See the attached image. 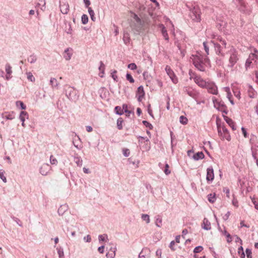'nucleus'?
<instances>
[{
	"instance_id": "1",
	"label": "nucleus",
	"mask_w": 258,
	"mask_h": 258,
	"mask_svg": "<svg viewBox=\"0 0 258 258\" xmlns=\"http://www.w3.org/2000/svg\"><path fill=\"white\" fill-rule=\"evenodd\" d=\"M195 82L200 87L207 89L208 92L212 94H218V88L215 84L211 82H206L201 77L196 76L194 78Z\"/></svg>"
},
{
	"instance_id": "2",
	"label": "nucleus",
	"mask_w": 258,
	"mask_h": 258,
	"mask_svg": "<svg viewBox=\"0 0 258 258\" xmlns=\"http://www.w3.org/2000/svg\"><path fill=\"white\" fill-rule=\"evenodd\" d=\"M233 3L238 11L245 15H250L252 13V8L245 0H232Z\"/></svg>"
},
{
	"instance_id": "3",
	"label": "nucleus",
	"mask_w": 258,
	"mask_h": 258,
	"mask_svg": "<svg viewBox=\"0 0 258 258\" xmlns=\"http://www.w3.org/2000/svg\"><path fill=\"white\" fill-rule=\"evenodd\" d=\"M190 12L189 15L193 21L200 22L201 21V10L198 5L195 4L190 7L188 5H186Z\"/></svg>"
},
{
	"instance_id": "4",
	"label": "nucleus",
	"mask_w": 258,
	"mask_h": 258,
	"mask_svg": "<svg viewBox=\"0 0 258 258\" xmlns=\"http://www.w3.org/2000/svg\"><path fill=\"white\" fill-rule=\"evenodd\" d=\"M190 61L192 62V64H205L208 63V59L200 52H196L190 56Z\"/></svg>"
},
{
	"instance_id": "5",
	"label": "nucleus",
	"mask_w": 258,
	"mask_h": 258,
	"mask_svg": "<svg viewBox=\"0 0 258 258\" xmlns=\"http://www.w3.org/2000/svg\"><path fill=\"white\" fill-rule=\"evenodd\" d=\"M218 132L219 136H220L223 139H226L227 141L230 140V136L228 130L224 126H221L217 125Z\"/></svg>"
},
{
	"instance_id": "6",
	"label": "nucleus",
	"mask_w": 258,
	"mask_h": 258,
	"mask_svg": "<svg viewBox=\"0 0 258 258\" xmlns=\"http://www.w3.org/2000/svg\"><path fill=\"white\" fill-rule=\"evenodd\" d=\"M258 64V51L254 50L253 53H251L248 58L246 59L245 64Z\"/></svg>"
},
{
	"instance_id": "7",
	"label": "nucleus",
	"mask_w": 258,
	"mask_h": 258,
	"mask_svg": "<svg viewBox=\"0 0 258 258\" xmlns=\"http://www.w3.org/2000/svg\"><path fill=\"white\" fill-rule=\"evenodd\" d=\"M229 62L231 64H234L238 62L239 59L237 51L234 49H231L229 51Z\"/></svg>"
},
{
	"instance_id": "8",
	"label": "nucleus",
	"mask_w": 258,
	"mask_h": 258,
	"mask_svg": "<svg viewBox=\"0 0 258 258\" xmlns=\"http://www.w3.org/2000/svg\"><path fill=\"white\" fill-rule=\"evenodd\" d=\"M165 71L167 75L169 76L174 84H176L178 82V79L174 75L173 71L170 69L169 66H166Z\"/></svg>"
},
{
	"instance_id": "9",
	"label": "nucleus",
	"mask_w": 258,
	"mask_h": 258,
	"mask_svg": "<svg viewBox=\"0 0 258 258\" xmlns=\"http://www.w3.org/2000/svg\"><path fill=\"white\" fill-rule=\"evenodd\" d=\"M145 96V92L144 88L142 86H140L138 88L136 93V97L138 101L141 102Z\"/></svg>"
},
{
	"instance_id": "10",
	"label": "nucleus",
	"mask_w": 258,
	"mask_h": 258,
	"mask_svg": "<svg viewBox=\"0 0 258 258\" xmlns=\"http://www.w3.org/2000/svg\"><path fill=\"white\" fill-rule=\"evenodd\" d=\"M50 168L51 167L48 164H43L40 168V173L42 175H46Z\"/></svg>"
},
{
	"instance_id": "11",
	"label": "nucleus",
	"mask_w": 258,
	"mask_h": 258,
	"mask_svg": "<svg viewBox=\"0 0 258 258\" xmlns=\"http://www.w3.org/2000/svg\"><path fill=\"white\" fill-rule=\"evenodd\" d=\"M214 178V170L212 167H210L207 169L206 179L207 181H213Z\"/></svg>"
},
{
	"instance_id": "12",
	"label": "nucleus",
	"mask_w": 258,
	"mask_h": 258,
	"mask_svg": "<svg viewBox=\"0 0 258 258\" xmlns=\"http://www.w3.org/2000/svg\"><path fill=\"white\" fill-rule=\"evenodd\" d=\"M66 91V94L68 98L70 100L73 99L72 94L74 92L75 89L70 86H66L64 89Z\"/></svg>"
},
{
	"instance_id": "13",
	"label": "nucleus",
	"mask_w": 258,
	"mask_h": 258,
	"mask_svg": "<svg viewBox=\"0 0 258 258\" xmlns=\"http://www.w3.org/2000/svg\"><path fill=\"white\" fill-rule=\"evenodd\" d=\"M2 117L7 120H12L15 118V114L13 112H5L2 113Z\"/></svg>"
},
{
	"instance_id": "14",
	"label": "nucleus",
	"mask_w": 258,
	"mask_h": 258,
	"mask_svg": "<svg viewBox=\"0 0 258 258\" xmlns=\"http://www.w3.org/2000/svg\"><path fill=\"white\" fill-rule=\"evenodd\" d=\"M159 28L161 29V33H162V36H163L164 38L166 40L168 41L169 40L167 30H166L165 26H164V25L160 24L159 25Z\"/></svg>"
},
{
	"instance_id": "15",
	"label": "nucleus",
	"mask_w": 258,
	"mask_h": 258,
	"mask_svg": "<svg viewBox=\"0 0 258 258\" xmlns=\"http://www.w3.org/2000/svg\"><path fill=\"white\" fill-rule=\"evenodd\" d=\"M202 227L206 230H209L211 229V223L207 218L204 219L202 225Z\"/></svg>"
},
{
	"instance_id": "16",
	"label": "nucleus",
	"mask_w": 258,
	"mask_h": 258,
	"mask_svg": "<svg viewBox=\"0 0 258 258\" xmlns=\"http://www.w3.org/2000/svg\"><path fill=\"white\" fill-rule=\"evenodd\" d=\"M68 206L66 204L61 205L58 209L57 212L59 215L62 216L67 211Z\"/></svg>"
},
{
	"instance_id": "17",
	"label": "nucleus",
	"mask_w": 258,
	"mask_h": 258,
	"mask_svg": "<svg viewBox=\"0 0 258 258\" xmlns=\"http://www.w3.org/2000/svg\"><path fill=\"white\" fill-rule=\"evenodd\" d=\"M60 9L62 14H67L69 11V5L68 3H64L60 5Z\"/></svg>"
},
{
	"instance_id": "18",
	"label": "nucleus",
	"mask_w": 258,
	"mask_h": 258,
	"mask_svg": "<svg viewBox=\"0 0 258 258\" xmlns=\"http://www.w3.org/2000/svg\"><path fill=\"white\" fill-rule=\"evenodd\" d=\"M185 92H186L189 96L193 98H195L197 97V94L196 92L191 88H186L185 89Z\"/></svg>"
},
{
	"instance_id": "19",
	"label": "nucleus",
	"mask_w": 258,
	"mask_h": 258,
	"mask_svg": "<svg viewBox=\"0 0 258 258\" xmlns=\"http://www.w3.org/2000/svg\"><path fill=\"white\" fill-rule=\"evenodd\" d=\"M205 155L202 152H198L194 155L192 158L195 160L198 161L204 158Z\"/></svg>"
},
{
	"instance_id": "20",
	"label": "nucleus",
	"mask_w": 258,
	"mask_h": 258,
	"mask_svg": "<svg viewBox=\"0 0 258 258\" xmlns=\"http://www.w3.org/2000/svg\"><path fill=\"white\" fill-rule=\"evenodd\" d=\"M74 161L76 163L78 166L81 167L83 164V160L80 157L76 154L74 158Z\"/></svg>"
},
{
	"instance_id": "21",
	"label": "nucleus",
	"mask_w": 258,
	"mask_h": 258,
	"mask_svg": "<svg viewBox=\"0 0 258 258\" xmlns=\"http://www.w3.org/2000/svg\"><path fill=\"white\" fill-rule=\"evenodd\" d=\"M211 43L213 44V45L214 46L215 50L217 54H219L221 53V46L219 44L217 43H215L213 41H211Z\"/></svg>"
},
{
	"instance_id": "22",
	"label": "nucleus",
	"mask_w": 258,
	"mask_h": 258,
	"mask_svg": "<svg viewBox=\"0 0 258 258\" xmlns=\"http://www.w3.org/2000/svg\"><path fill=\"white\" fill-rule=\"evenodd\" d=\"M215 194H210L208 195V199L209 202L214 203L216 200Z\"/></svg>"
},
{
	"instance_id": "23",
	"label": "nucleus",
	"mask_w": 258,
	"mask_h": 258,
	"mask_svg": "<svg viewBox=\"0 0 258 258\" xmlns=\"http://www.w3.org/2000/svg\"><path fill=\"white\" fill-rule=\"evenodd\" d=\"M225 121L229 125V126L232 128L233 130H235L236 129L235 125H234V123L231 119L227 117L225 119Z\"/></svg>"
},
{
	"instance_id": "24",
	"label": "nucleus",
	"mask_w": 258,
	"mask_h": 258,
	"mask_svg": "<svg viewBox=\"0 0 258 258\" xmlns=\"http://www.w3.org/2000/svg\"><path fill=\"white\" fill-rule=\"evenodd\" d=\"M6 71L7 72L6 79L8 80L11 78V75L12 73L10 66H8V67L6 68Z\"/></svg>"
},
{
	"instance_id": "25",
	"label": "nucleus",
	"mask_w": 258,
	"mask_h": 258,
	"mask_svg": "<svg viewBox=\"0 0 258 258\" xmlns=\"http://www.w3.org/2000/svg\"><path fill=\"white\" fill-rule=\"evenodd\" d=\"M88 12L90 16L91 19L93 21H95L96 18L95 17V14L94 11L91 9V8H88Z\"/></svg>"
},
{
	"instance_id": "26",
	"label": "nucleus",
	"mask_w": 258,
	"mask_h": 258,
	"mask_svg": "<svg viewBox=\"0 0 258 258\" xmlns=\"http://www.w3.org/2000/svg\"><path fill=\"white\" fill-rule=\"evenodd\" d=\"M69 48H67L64 50V57L66 58V60H69L71 59V54L69 52Z\"/></svg>"
},
{
	"instance_id": "27",
	"label": "nucleus",
	"mask_w": 258,
	"mask_h": 258,
	"mask_svg": "<svg viewBox=\"0 0 258 258\" xmlns=\"http://www.w3.org/2000/svg\"><path fill=\"white\" fill-rule=\"evenodd\" d=\"M114 109L116 113L118 115H121L124 112L123 109H122V107L120 106H116Z\"/></svg>"
},
{
	"instance_id": "28",
	"label": "nucleus",
	"mask_w": 258,
	"mask_h": 258,
	"mask_svg": "<svg viewBox=\"0 0 258 258\" xmlns=\"http://www.w3.org/2000/svg\"><path fill=\"white\" fill-rule=\"evenodd\" d=\"M141 218L143 221H146L147 224L150 222V217L148 214H142Z\"/></svg>"
},
{
	"instance_id": "29",
	"label": "nucleus",
	"mask_w": 258,
	"mask_h": 258,
	"mask_svg": "<svg viewBox=\"0 0 258 258\" xmlns=\"http://www.w3.org/2000/svg\"><path fill=\"white\" fill-rule=\"evenodd\" d=\"M16 105L17 107H20L21 109L24 110L26 108V105L21 101H17L16 102Z\"/></svg>"
},
{
	"instance_id": "30",
	"label": "nucleus",
	"mask_w": 258,
	"mask_h": 258,
	"mask_svg": "<svg viewBox=\"0 0 258 258\" xmlns=\"http://www.w3.org/2000/svg\"><path fill=\"white\" fill-rule=\"evenodd\" d=\"M155 224L158 227H161L162 226V219L159 216L156 218Z\"/></svg>"
},
{
	"instance_id": "31",
	"label": "nucleus",
	"mask_w": 258,
	"mask_h": 258,
	"mask_svg": "<svg viewBox=\"0 0 258 258\" xmlns=\"http://www.w3.org/2000/svg\"><path fill=\"white\" fill-rule=\"evenodd\" d=\"M98 69L100 71V73H99V76L101 78H103V75L104 74L105 66H99Z\"/></svg>"
},
{
	"instance_id": "32",
	"label": "nucleus",
	"mask_w": 258,
	"mask_h": 258,
	"mask_svg": "<svg viewBox=\"0 0 258 258\" xmlns=\"http://www.w3.org/2000/svg\"><path fill=\"white\" fill-rule=\"evenodd\" d=\"M122 123H123L122 118L121 117H119L117 120V126L119 130H121L122 128Z\"/></svg>"
},
{
	"instance_id": "33",
	"label": "nucleus",
	"mask_w": 258,
	"mask_h": 258,
	"mask_svg": "<svg viewBox=\"0 0 258 258\" xmlns=\"http://www.w3.org/2000/svg\"><path fill=\"white\" fill-rule=\"evenodd\" d=\"M179 121L182 124H186L187 123L188 120L185 116L181 115L179 117Z\"/></svg>"
},
{
	"instance_id": "34",
	"label": "nucleus",
	"mask_w": 258,
	"mask_h": 258,
	"mask_svg": "<svg viewBox=\"0 0 258 258\" xmlns=\"http://www.w3.org/2000/svg\"><path fill=\"white\" fill-rule=\"evenodd\" d=\"M28 61L30 63L35 62L36 60V56L34 55H31L28 58Z\"/></svg>"
},
{
	"instance_id": "35",
	"label": "nucleus",
	"mask_w": 258,
	"mask_h": 258,
	"mask_svg": "<svg viewBox=\"0 0 258 258\" xmlns=\"http://www.w3.org/2000/svg\"><path fill=\"white\" fill-rule=\"evenodd\" d=\"M81 21H82V24H87L88 23V16L87 15H86V14H83L82 16Z\"/></svg>"
},
{
	"instance_id": "36",
	"label": "nucleus",
	"mask_w": 258,
	"mask_h": 258,
	"mask_svg": "<svg viewBox=\"0 0 258 258\" xmlns=\"http://www.w3.org/2000/svg\"><path fill=\"white\" fill-rule=\"evenodd\" d=\"M227 22L225 21H221L220 23H218V26L219 25V28L222 30L227 26Z\"/></svg>"
},
{
	"instance_id": "37",
	"label": "nucleus",
	"mask_w": 258,
	"mask_h": 258,
	"mask_svg": "<svg viewBox=\"0 0 258 258\" xmlns=\"http://www.w3.org/2000/svg\"><path fill=\"white\" fill-rule=\"evenodd\" d=\"M22 116V117L24 118L25 119V118H28V113L26 112V111H21V112H20V115H19V119L21 120V116Z\"/></svg>"
},
{
	"instance_id": "38",
	"label": "nucleus",
	"mask_w": 258,
	"mask_h": 258,
	"mask_svg": "<svg viewBox=\"0 0 258 258\" xmlns=\"http://www.w3.org/2000/svg\"><path fill=\"white\" fill-rule=\"evenodd\" d=\"M57 253L59 258H64V253L63 249L61 248H57Z\"/></svg>"
},
{
	"instance_id": "39",
	"label": "nucleus",
	"mask_w": 258,
	"mask_h": 258,
	"mask_svg": "<svg viewBox=\"0 0 258 258\" xmlns=\"http://www.w3.org/2000/svg\"><path fill=\"white\" fill-rule=\"evenodd\" d=\"M50 84L52 87H57L58 85L56 79L55 78H51Z\"/></svg>"
},
{
	"instance_id": "40",
	"label": "nucleus",
	"mask_w": 258,
	"mask_h": 258,
	"mask_svg": "<svg viewBox=\"0 0 258 258\" xmlns=\"http://www.w3.org/2000/svg\"><path fill=\"white\" fill-rule=\"evenodd\" d=\"M175 44L177 45V47L178 48V49L180 51V54H181L182 57L184 56L185 55V50H183V49H181V47H180V46L179 45V43L178 42H176Z\"/></svg>"
},
{
	"instance_id": "41",
	"label": "nucleus",
	"mask_w": 258,
	"mask_h": 258,
	"mask_svg": "<svg viewBox=\"0 0 258 258\" xmlns=\"http://www.w3.org/2000/svg\"><path fill=\"white\" fill-rule=\"evenodd\" d=\"M50 162L52 165H56L57 164V160L53 155H51L50 157Z\"/></svg>"
},
{
	"instance_id": "42",
	"label": "nucleus",
	"mask_w": 258,
	"mask_h": 258,
	"mask_svg": "<svg viewBox=\"0 0 258 258\" xmlns=\"http://www.w3.org/2000/svg\"><path fill=\"white\" fill-rule=\"evenodd\" d=\"M134 19L138 25H141L142 21H141V19L137 15L134 14Z\"/></svg>"
},
{
	"instance_id": "43",
	"label": "nucleus",
	"mask_w": 258,
	"mask_h": 258,
	"mask_svg": "<svg viewBox=\"0 0 258 258\" xmlns=\"http://www.w3.org/2000/svg\"><path fill=\"white\" fill-rule=\"evenodd\" d=\"M27 79L30 80V81L31 82H33L35 81V78L34 77H33L32 74L30 72H29V73H27Z\"/></svg>"
},
{
	"instance_id": "44",
	"label": "nucleus",
	"mask_w": 258,
	"mask_h": 258,
	"mask_svg": "<svg viewBox=\"0 0 258 258\" xmlns=\"http://www.w3.org/2000/svg\"><path fill=\"white\" fill-rule=\"evenodd\" d=\"M203 45L204 47V49L207 55L209 54V46H208L207 43L206 42H203Z\"/></svg>"
},
{
	"instance_id": "45",
	"label": "nucleus",
	"mask_w": 258,
	"mask_h": 258,
	"mask_svg": "<svg viewBox=\"0 0 258 258\" xmlns=\"http://www.w3.org/2000/svg\"><path fill=\"white\" fill-rule=\"evenodd\" d=\"M203 249V247L202 246H198L194 248V252L195 253H199L201 252Z\"/></svg>"
},
{
	"instance_id": "46",
	"label": "nucleus",
	"mask_w": 258,
	"mask_h": 258,
	"mask_svg": "<svg viewBox=\"0 0 258 258\" xmlns=\"http://www.w3.org/2000/svg\"><path fill=\"white\" fill-rule=\"evenodd\" d=\"M143 123L145 126H146L147 127H149L150 129L153 128V125L148 121L146 120H144L143 121Z\"/></svg>"
},
{
	"instance_id": "47",
	"label": "nucleus",
	"mask_w": 258,
	"mask_h": 258,
	"mask_svg": "<svg viewBox=\"0 0 258 258\" xmlns=\"http://www.w3.org/2000/svg\"><path fill=\"white\" fill-rule=\"evenodd\" d=\"M247 258H252V252L249 249L247 248L245 250Z\"/></svg>"
},
{
	"instance_id": "48",
	"label": "nucleus",
	"mask_w": 258,
	"mask_h": 258,
	"mask_svg": "<svg viewBox=\"0 0 258 258\" xmlns=\"http://www.w3.org/2000/svg\"><path fill=\"white\" fill-rule=\"evenodd\" d=\"M128 35H129L128 33H126L124 34L123 36V40L124 41V43L126 44L129 42L130 38Z\"/></svg>"
},
{
	"instance_id": "49",
	"label": "nucleus",
	"mask_w": 258,
	"mask_h": 258,
	"mask_svg": "<svg viewBox=\"0 0 258 258\" xmlns=\"http://www.w3.org/2000/svg\"><path fill=\"white\" fill-rule=\"evenodd\" d=\"M123 154L125 157H128L130 155V152L127 149H123L122 150Z\"/></svg>"
},
{
	"instance_id": "50",
	"label": "nucleus",
	"mask_w": 258,
	"mask_h": 258,
	"mask_svg": "<svg viewBox=\"0 0 258 258\" xmlns=\"http://www.w3.org/2000/svg\"><path fill=\"white\" fill-rule=\"evenodd\" d=\"M126 79L130 81L131 83H134V80L132 76L130 74H127L126 75Z\"/></svg>"
},
{
	"instance_id": "51",
	"label": "nucleus",
	"mask_w": 258,
	"mask_h": 258,
	"mask_svg": "<svg viewBox=\"0 0 258 258\" xmlns=\"http://www.w3.org/2000/svg\"><path fill=\"white\" fill-rule=\"evenodd\" d=\"M0 178L5 182H7V178L4 176V172H0Z\"/></svg>"
},
{
	"instance_id": "52",
	"label": "nucleus",
	"mask_w": 258,
	"mask_h": 258,
	"mask_svg": "<svg viewBox=\"0 0 258 258\" xmlns=\"http://www.w3.org/2000/svg\"><path fill=\"white\" fill-rule=\"evenodd\" d=\"M169 168V165L168 164H166L165 165V168L164 169V173L166 174V175H168L170 173V171L168 169Z\"/></svg>"
},
{
	"instance_id": "53",
	"label": "nucleus",
	"mask_w": 258,
	"mask_h": 258,
	"mask_svg": "<svg viewBox=\"0 0 258 258\" xmlns=\"http://www.w3.org/2000/svg\"><path fill=\"white\" fill-rule=\"evenodd\" d=\"M84 240L86 242H90L91 241V237L90 235H87L84 237Z\"/></svg>"
},
{
	"instance_id": "54",
	"label": "nucleus",
	"mask_w": 258,
	"mask_h": 258,
	"mask_svg": "<svg viewBox=\"0 0 258 258\" xmlns=\"http://www.w3.org/2000/svg\"><path fill=\"white\" fill-rule=\"evenodd\" d=\"M230 215V212L229 211H228L227 212V213L223 216V219L225 221L227 220L229 218Z\"/></svg>"
},
{
	"instance_id": "55",
	"label": "nucleus",
	"mask_w": 258,
	"mask_h": 258,
	"mask_svg": "<svg viewBox=\"0 0 258 258\" xmlns=\"http://www.w3.org/2000/svg\"><path fill=\"white\" fill-rule=\"evenodd\" d=\"M104 246L102 245L98 247V251L100 253H103L104 252Z\"/></svg>"
},
{
	"instance_id": "56",
	"label": "nucleus",
	"mask_w": 258,
	"mask_h": 258,
	"mask_svg": "<svg viewBox=\"0 0 258 258\" xmlns=\"http://www.w3.org/2000/svg\"><path fill=\"white\" fill-rule=\"evenodd\" d=\"M84 3L86 8L88 9L89 6L90 5L91 3L90 0H84Z\"/></svg>"
},
{
	"instance_id": "57",
	"label": "nucleus",
	"mask_w": 258,
	"mask_h": 258,
	"mask_svg": "<svg viewBox=\"0 0 258 258\" xmlns=\"http://www.w3.org/2000/svg\"><path fill=\"white\" fill-rule=\"evenodd\" d=\"M98 239L100 242L104 241L105 239V235H99L98 236Z\"/></svg>"
},
{
	"instance_id": "58",
	"label": "nucleus",
	"mask_w": 258,
	"mask_h": 258,
	"mask_svg": "<svg viewBox=\"0 0 258 258\" xmlns=\"http://www.w3.org/2000/svg\"><path fill=\"white\" fill-rule=\"evenodd\" d=\"M224 192H225L226 194V196L228 198H229L230 190L228 188H225L223 189Z\"/></svg>"
},
{
	"instance_id": "59",
	"label": "nucleus",
	"mask_w": 258,
	"mask_h": 258,
	"mask_svg": "<svg viewBox=\"0 0 258 258\" xmlns=\"http://www.w3.org/2000/svg\"><path fill=\"white\" fill-rule=\"evenodd\" d=\"M252 202L253 205H254V208L256 210H258V203L256 202V201L254 199H252Z\"/></svg>"
},
{
	"instance_id": "60",
	"label": "nucleus",
	"mask_w": 258,
	"mask_h": 258,
	"mask_svg": "<svg viewBox=\"0 0 258 258\" xmlns=\"http://www.w3.org/2000/svg\"><path fill=\"white\" fill-rule=\"evenodd\" d=\"M199 70L204 71L205 70L204 66H195Z\"/></svg>"
},
{
	"instance_id": "61",
	"label": "nucleus",
	"mask_w": 258,
	"mask_h": 258,
	"mask_svg": "<svg viewBox=\"0 0 258 258\" xmlns=\"http://www.w3.org/2000/svg\"><path fill=\"white\" fill-rule=\"evenodd\" d=\"M232 204L233 205V206H234L235 207H238V201L237 200L234 199L232 201Z\"/></svg>"
},
{
	"instance_id": "62",
	"label": "nucleus",
	"mask_w": 258,
	"mask_h": 258,
	"mask_svg": "<svg viewBox=\"0 0 258 258\" xmlns=\"http://www.w3.org/2000/svg\"><path fill=\"white\" fill-rule=\"evenodd\" d=\"M252 157H253L254 159L255 160L256 165L258 166V159L257 158L256 156V154L252 151Z\"/></svg>"
},
{
	"instance_id": "63",
	"label": "nucleus",
	"mask_w": 258,
	"mask_h": 258,
	"mask_svg": "<svg viewBox=\"0 0 258 258\" xmlns=\"http://www.w3.org/2000/svg\"><path fill=\"white\" fill-rule=\"evenodd\" d=\"M86 130L88 132H91L93 131L92 127L90 125H87L86 126Z\"/></svg>"
},
{
	"instance_id": "64",
	"label": "nucleus",
	"mask_w": 258,
	"mask_h": 258,
	"mask_svg": "<svg viewBox=\"0 0 258 258\" xmlns=\"http://www.w3.org/2000/svg\"><path fill=\"white\" fill-rule=\"evenodd\" d=\"M106 256L107 258H113L112 254L109 252L106 254Z\"/></svg>"
}]
</instances>
